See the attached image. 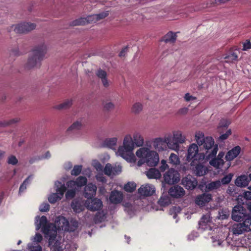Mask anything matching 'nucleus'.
Wrapping results in <instances>:
<instances>
[{
	"instance_id": "nucleus-25",
	"label": "nucleus",
	"mask_w": 251,
	"mask_h": 251,
	"mask_svg": "<svg viewBox=\"0 0 251 251\" xmlns=\"http://www.w3.org/2000/svg\"><path fill=\"white\" fill-rule=\"evenodd\" d=\"M177 35L176 33H174L172 31H169L165 35H164L161 39V41H163L165 43H175L176 40Z\"/></svg>"
},
{
	"instance_id": "nucleus-14",
	"label": "nucleus",
	"mask_w": 251,
	"mask_h": 251,
	"mask_svg": "<svg viewBox=\"0 0 251 251\" xmlns=\"http://www.w3.org/2000/svg\"><path fill=\"white\" fill-rule=\"evenodd\" d=\"M197 179L191 175H188L182 179V184L187 189H194L197 185Z\"/></svg>"
},
{
	"instance_id": "nucleus-7",
	"label": "nucleus",
	"mask_w": 251,
	"mask_h": 251,
	"mask_svg": "<svg viewBox=\"0 0 251 251\" xmlns=\"http://www.w3.org/2000/svg\"><path fill=\"white\" fill-rule=\"evenodd\" d=\"M206 150V157L208 159L215 157L218 150V145L214 144V140L211 137H206L202 145Z\"/></svg>"
},
{
	"instance_id": "nucleus-42",
	"label": "nucleus",
	"mask_w": 251,
	"mask_h": 251,
	"mask_svg": "<svg viewBox=\"0 0 251 251\" xmlns=\"http://www.w3.org/2000/svg\"><path fill=\"white\" fill-rule=\"evenodd\" d=\"M229 125V123L226 120H221L219 123L218 131L221 134L222 130H226Z\"/></svg>"
},
{
	"instance_id": "nucleus-1",
	"label": "nucleus",
	"mask_w": 251,
	"mask_h": 251,
	"mask_svg": "<svg viewBox=\"0 0 251 251\" xmlns=\"http://www.w3.org/2000/svg\"><path fill=\"white\" fill-rule=\"evenodd\" d=\"M47 52V47L44 44L35 46L32 50L26 64V68L30 69L39 67Z\"/></svg>"
},
{
	"instance_id": "nucleus-64",
	"label": "nucleus",
	"mask_w": 251,
	"mask_h": 251,
	"mask_svg": "<svg viewBox=\"0 0 251 251\" xmlns=\"http://www.w3.org/2000/svg\"><path fill=\"white\" fill-rule=\"evenodd\" d=\"M114 105L113 104V103H112L111 102L106 103L104 106V108L106 110H109L112 109L114 108Z\"/></svg>"
},
{
	"instance_id": "nucleus-20",
	"label": "nucleus",
	"mask_w": 251,
	"mask_h": 251,
	"mask_svg": "<svg viewBox=\"0 0 251 251\" xmlns=\"http://www.w3.org/2000/svg\"><path fill=\"white\" fill-rule=\"evenodd\" d=\"M241 152V147L237 146L231 150L229 151L226 154L225 158L227 161H231L235 158Z\"/></svg>"
},
{
	"instance_id": "nucleus-31",
	"label": "nucleus",
	"mask_w": 251,
	"mask_h": 251,
	"mask_svg": "<svg viewBox=\"0 0 251 251\" xmlns=\"http://www.w3.org/2000/svg\"><path fill=\"white\" fill-rule=\"evenodd\" d=\"M117 139L115 137L106 139L103 142V146L109 148H113L117 143Z\"/></svg>"
},
{
	"instance_id": "nucleus-41",
	"label": "nucleus",
	"mask_w": 251,
	"mask_h": 251,
	"mask_svg": "<svg viewBox=\"0 0 251 251\" xmlns=\"http://www.w3.org/2000/svg\"><path fill=\"white\" fill-rule=\"evenodd\" d=\"M233 176V174L232 173H229L227 175L224 176L220 180V182H221V185H226L229 184L231 181Z\"/></svg>"
},
{
	"instance_id": "nucleus-2",
	"label": "nucleus",
	"mask_w": 251,
	"mask_h": 251,
	"mask_svg": "<svg viewBox=\"0 0 251 251\" xmlns=\"http://www.w3.org/2000/svg\"><path fill=\"white\" fill-rule=\"evenodd\" d=\"M137 157L141 159L138 162V166H141L146 163L149 166L154 167L159 161L158 153L155 151H151L148 148H141L136 152Z\"/></svg>"
},
{
	"instance_id": "nucleus-28",
	"label": "nucleus",
	"mask_w": 251,
	"mask_h": 251,
	"mask_svg": "<svg viewBox=\"0 0 251 251\" xmlns=\"http://www.w3.org/2000/svg\"><path fill=\"white\" fill-rule=\"evenodd\" d=\"M221 186V182L220 180L211 181L206 185V188L209 191H211L217 190Z\"/></svg>"
},
{
	"instance_id": "nucleus-53",
	"label": "nucleus",
	"mask_w": 251,
	"mask_h": 251,
	"mask_svg": "<svg viewBox=\"0 0 251 251\" xmlns=\"http://www.w3.org/2000/svg\"><path fill=\"white\" fill-rule=\"evenodd\" d=\"M112 169L113 167L110 163L106 164L103 170L104 174L108 176H111L112 174Z\"/></svg>"
},
{
	"instance_id": "nucleus-11",
	"label": "nucleus",
	"mask_w": 251,
	"mask_h": 251,
	"mask_svg": "<svg viewBox=\"0 0 251 251\" xmlns=\"http://www.w3.org/2000/svg\"><path fill=\"white\" fill-rule=\"evenodd\" d=\"M170 136V144H176L177 145V148L173 150L177 151L179 150V144H182L185 142L186 138L184 136L182 135V133L180 131H177L173 133V137L171 134H168Z\"/></svg>"
},
{
	"instance_id": "nucleus-45",
	"label": "nucleus",
	"mask_w": 251,
	"mask_h": 251,
	"mask_svg": "<svg viewBox=\"0 0 251 251\" xmlns=\"http://www.w3.org/2000/svg\"><path fill=\"white\" fill-rule=\"evenodd\" d=\"M31 176H28L21 185L19 188V193L24 192L26 189V185L29 183Z\"/></svg>"
},
{
	"instance_id": "nucleus-37",
	"label": "nucleus",
	"mask_w": 251,
	"mask_h": 251,
	"mask_svg": "<svg viewBox=\"0 0 251 251\" xmlns=\"http://www.w3.org/2000/svg\"><path fill=\"white\" fill-rule=\"evenodd\" d=\"M136 188V184L134 182H128L124 186V189L127 192H133Z\"/></svg>"
},
{
	"instance_id": "nucleus-58",
	"label": "nucleus",
	"mask_w": 251,
	"mask_h": 251,
	"mask_svg": "<svg viewBox=\"0 0 251 251\" xmlns=\"http://www.w3.org/2000/svg\"><path fill=\"white\" fill-rule=\"evenodd\" d=\"M50 206L49 204L47 202L42 203L40 206V210L42 212L49 211L50 210Z\"/></svg>"
},
{
	"instance_id": "nucleus-60",
	"label": "nucleus",
	"mask_w": 251,
	"mask_h": 251,
	"mask_svg": "<svg viewBox=\"0 0 251 251\" xmlns=\"http://www.w3.org/2000/svg\"><path fill=\"white\" fill-rule=\"evenodd\" d=\"M122 172V167L120 166L113 167L112 174L114 175H118Z\"/></svg>"
},
{
	"instance_id": "nucleus-21",
	"label": "nucleus",
	"mask_w": 251,
	"mask_h": 251,
	"mask_svg": "<svg viewBox=\"0 0 251 251\" xmlns=\"http://www.w3.org/2000/svg\"><path fill=\"white\" fill-rule=\"evenodd\" d=\"M123 197V194L120 192L116 190L111 192L109 200L111 203L118 204L122 201Z\"/></svg>"
},
{
	"instance_id": "nucleus-26",
	"label": "nucleus",
	"mask_w": 251,
	"mask_h": 251,
	"mask_svg": "<svg viewBox=\"0 0 251 251\" xmlns=\"http://www.w3.org/2000/svg\"><path fill=\"white\" fill-rule=\"evenodd\" d=\"M232 231L234 234H241L244 231H246V229L243 222L242 223H238L234 224L232 227Z\"/></svg>"
},
{
	"instance_id": "nucleus-61",
	"label": "nucleus",
	"mask_w": 251,
	"mask_h": 251,
	"mask_svg": "<svg viewBox=\"0 0 251 251\" xmlns=\"http://www.w3.org/2000/svg\"><path fill=\"white\" fill-rule=\"evenodd\" d=\"M96 179L99 182L104 183L106 181V179L102 174H98L96 175Z\"/></svg>"
},
{
	"instance_id": "nucleus-50",
	"label": "nucleus",
	"mask_w": 251,
	"mask_h": 251,
	"mask_svg": "<svg viewBox=\"0 0 251 251\" xmlns=\"http://www.w3.org/2000/svg\"><path fill=\"white\" fill-rule=\"evenodd\" d=\"M19 121V119L18 118L12 119L9 120L8 121H4L0 122V126L4 127L5 126L12 125L14 123H16Z\"/></svg>"
},
{
	"instance_id": "nucleus-18",
	"label": "nucleus",
	"mask_w": 251,
	"mask_h": 251,
	"mask_svg": "<svg viewBox=\"0 0 251 251\" xmlns=\"http://www.w3.org/2000/svg\"><path fill=\"white\" fill-rule=\"evenodd\" d=\"M211 200V195L207 193H203L198 195L195 200V202L197 204L201 206L204 205Z\"/></svg>"
},
{
	"instance_id": "nucleus-16",
	"label": "nucleus",
	"mask_w": 251,
	"mask_h": 251,
	"mask_svg": "<svg viewBox=\"0 0 251 251\" xmlns=\"http://www.w3.org/2000/svg\"><path fill=\"white\" fill-rule=\"evenodd\" d=\"M97 186L95 184L89 183L84 188V196L87 199H91L95 196L97 191Z\"/></svg>"
},
{
	"instance_id": "nucleus-36",
	"label": "nucleus",
	"mask_w": 251,
	"mask_h": 251,
	"mask_svg": "<svg viewBox=\"0 0 251 251\" xmlns=\"http://www.w3.org/2000/svg\"><path fill=\"white\" fill-rule=\"evenodd\" d=\"M87 24V21L85 18L81 17L72 21L71 24V26H79L84 25Z\"/></svg>"
},
{
	"instance_id": "nucleus-6",
	"label": "nucleus",
	"mask_w": 251,
	"mask_h": 251,
	"mask_svg": "<svg viewBox=\"0 0 251 251\" xmlns=\"http://www.w3.org/2000/svg\"><path fill=\"white\" fill-rule=\"evenodd\" d=\"M204 156L203 153H199V148L197 144L193 143L189 146L186 156L188 162H191L193 164L195 161L203 160Z\"/></svg>"
},
{
	"instance_id": "nucleus-62",
	"label": "nucleus",
	"mask_w": 251,
	"mask_h": 251,
	"mask_svg": "<svg viewBox=\"0 0 251 251\" xmlns=\"http://www.w3.org/2000/svg\"><path fill=\"white\" fill-rule=\"evenodd\" d=\"M249 49H251V42L250 40H247L243 44V50H247Z\"/></svg>"
},
{
	"instance_id": "nucleus-57",
	"label": "nucleus",
	"mask_w": 251,
	"mask_h": 251,
	"mask_svg": "<svg viewBox=\"0 0 251 251\" xmlns=\"http://www.w3.org/2000/svg\"><path fill=\"white\" fill-rule=\"evenodd\" d=\"M109 15L108 11H104L98 14H96L97 16V21L104 19Z\"/></svg>"
},
{
	"instance_id": "nucleus-23",
	"label": "nucleus",
	"mask_w": 251,
	"mask_h": 251,
	"mask_svg": "<svg viewBox=\"0 0 251 251\" xmlns=\"http://www.w3.org/2000/svg\"><path fill=\"white\" fill-rule=\"evenodd\" d=\"M72 208L73 209L75 213H80L84 209V206L82 204L81 202L76 199L74 200L71 204Z\"/></svg>"
},
{
	"instance_id": "nucleus-43",
	"label": "nucleus",
	"mask_w": 251,
	"mask_h": 251,
	"mask_svg": "<svg viewBox=\"0 0 251 251\" xmlns=\"http://www.w3.org/2000/svg\"><path fill=\"white\" fill-rule=\"evenodd\" d=\"M169 162L174 165L178 164L180 162L179 158L176 154L172 153L169 157Z\"/></svg>"
},
{
	"instance_id": "nucleus-12",
	"label": "nucleus",
	"mask_w": 251,
	"mask_h": 251,
	"mask_svg": "<svg viewBox=\"0 0 251 251\" xmlns=\"http://www.w3.org/2000/svg\"><path fill=\"white\" fill-rule=\"evenodd\" d=\"M85 205L87 209L95 211L100 209L102 206V202L100 199L97 198L87 199L85 201Z\"/></svg>"
},
{
	"instance_id": "nucleus-13",
	"label": "nucleus",
	"mask_w": 251,
	"mask_h": 251,
	"mask_svg": "<svg viewBox=\"0 0 251 251\" xmlns=\"http://www.w3.org/2000/svg\"><path fill=\"white\" fill-rule=\"evenodd\" d=\"M63 225L61 226L65 231L73 232L76 230L78 226V223L76 220H72L70 222L65 218H62Z\"/></svg>"
},
{
	"instance_id": "nucleus-22",
	"label": "nucleus",
	"mask_w": 251,
	"mask_h": 251,
	"mask_svg": "<svg viewBox=\"0 0 251 251\" xmlns=\"http://www.w3.org/2000/svg\"><path fill=\"white\" fill-rule=\"evenodd\" d=\"M250 182V178L245 175L239 176L236 178L235 183L237 186L244 187L247 186Z\"/></svg>"
},
{
	"instance_id": "nucleus-40",
	"label": "nucleus",
	"mask_w": 251,
	"mask_h": 251,
	"mask_svg": "<svg viewBox=\"0 0 251 251\" xmlns=\"http://www.w3.org/2000/svg\"><path fill=\"white\" fill-rule=\"evenodd\" d=\"M243 222L246 231H251V216L248 214L246 218L243 221Z\"/></svg>"
},
{
	"instance_id": "nucleus-54",
	"label": "nucleus",
	"mask_w": 251,
	"mask_h": 251,
	"mask_svg": "<svg viewBox=\"0 0 251 251\" xmlns=\"http://www.w3.org/2000/svg\"><path fill=\"white\" fill-rule=\"evenodd\" d=\"M18 161L15 156L11 155L8 157L7 162L9 164L16 165Z\"/></svg>"
},
{
	"instance_id": "nucleus-49",
	"label": "nucleus",
	"mask_w": 251,
	"mask_h": 251,
	"mask_svg": "<svg viewBox=\"0 0 251 251\" xmlns=\"http://www.w3.org/2000/svg\"><path fill=\"white\" fill-rule=\"evenodd\" d=\"M82 126L80 122L76 121L74 123L68 128V131H73L79 129Z\"/></svg>"
},
{
	"instance_id": "nucleus-44",
	"label": "nucleus",
	"mask_w": 251,
	"mask_h": 251,
	"mask_svg": "<svg viewBox=\"0 0 251 251\" xmlns=\"http://www.w3.org/2000/svg\"><path fill=\"white\" fill-rule=\"evenodd\" d=\"M61 199L62 198H61L58 194L53 193L49 196L48 200L50 203H54Z\"/></svg>"
},
{
	"instance_id": "nucleus-55",
	"label": "nucleus",
	"mask_w": 251,
	"mask_h": 251,
	"mask_svg": "<svg viewBox=\"0 0 251 251\" xmlns=\"http://www.w3.org/2000/svg\"><path fill=\"white\" fill-rule=\"evenodd\" d=\"M231 129L227 130L226 132L224 134H222L219 138V140L220 141H223L224 140L226 139L228 136L231 135Z\"/></svg>"
},
{
	"instance_id": "nucleus-46",
	"label": "nucleus",
	"mask_w": 251,
	"mask_h": 251,
	"mask_svg": "<svg viewBox=\"0 0 251 251\" xmlns=\"http://www.w3.org/2000/svg\"><path fill=\"white\" fill-rule=\"evenodd\" d=\"M143 109V105L139 102L135 103L132 107V112L137 114L142 111Z\"/></svg>"
},
{
	"instance_id": "nucleus-3",
	"label": "nucleus",
	"mask_w": 251,
	"mask_h": 251,
	"mask_svg": "<svg viewBox=\"0 0 251 251\" xmlns=\"http://www.w3.org/2000/svg\"><path fill=\"white\" fill-rule=\"evenodd\" d=\"M135 143L130 136H126L124 140L123 146L120 147L118 153L123 158L129 162L134 160L135 155L132 153Z\"/></svg>"
},
{
	"instance_id": "nucleus-9",
	"label": "nucleus",
	"mask_w": 251,
	"mask_h": 251,
	"mask_svg": "<svg viewBox=\"0 0 251 251\" xmlns=\"http://www.w3.org/2000/svg\"><path fill=\"white\" fill-rule=\"evenodd\" d=\"M246 209L243 205L238 204L232 209L231 217L233 220L237 222H242L247 216Z\"/></svg>"
},
{
	"instance_id": "nucleus-24",
	"label": "nucleus",
	"mask_w": 251,
	"mask_h": 251,
	"mask_svg": "<svg viewBox=\"0 0 251 251\" xmlns=\"http://www.w3.org/2000/svg\"><path fill=\"white\" fill-rule=\"evenodd\" d=\"M146 175L150 179H158L161 176L160 171L155 168L150 169L147 171Z\"/></svg>"
},
{
	"instance_id": "nucleus-4",
	"label": "nucleus",
	"mask_w": 251,
	"mask_h": 251,
	"mask_svg": "<svg viewBox=\"0 0 251 251\" xmlns=\"http://www.w3.org/2000/svg\"><path fill=\"white\" fill-rule=\"evenodd\" d=\"M38 217L39 218V217ZM35 224L37 229L42 228V231L45 234V237H49V244H51L56 238L57 232L55 229L51 228L50 226L48 223L47 217L45 216H42L40 218L39 222L38 223L37 220Z\"/></svg>"
},
{
	"instance_id": "nucleus-39",
	"label": "nucleus",
	"mask_w": 251,
	"mask_h": 251,
	"mask_svg": "<svg viewBox=\"0 0 251 251\" xmlns=\"http://www.w3.org/2000/svg\"><path fill=\"white\" fill-rule=\"evenodd\" d=\"M76 186L78 187H82L85 185L87 182V179L85 176H78L75 180Z\"/></svg>"
},
{
	"instance_id": "nucleus-33",
	"label": "nucleus",
	"mask_w": 251,
	"mask_h": 251,
	"mask_svg": "<svg viewBox=\"0 0 251 251\" xmlns=\"http://www.w3.org/2000/svg\"><path fill=\"white\" fill-rule=\"evenodd\" d=\"M158 203L161 206H166L171 203L170 199L167 195H163L158 200Z\"/></svg>"
},
{
	"instance_id": "nucleus-63",
	"label": "nucleus",
	"mask_w": 251,
	"mask_h": 251,
	"mask_svg": "<svg viewBox=\"0 0 251 251\" xmlns=\"http://www.w3.org/2000/svg\"><path fill=\"white\" fill-rule=\"evenodd\" d=\"M235 186L234 184H230L228 185L226 190V193L229 194H232L234 192Z\"/></svg>"
},
{
	"instance_id": "nucleus-51",
	"label": "nucleus",
	"mask_w": 251,
	"mask_h": 251,
	"mask_svg": "<svg viewBox=\"0 0 251 251\" xmlns=\"http://www.w3.org/2000/svg\"><path fill=\"white\" fill-rule=\"evenodd\" d=\"M67 188L65 184H62L60 187H58L55 193L56 194H58V195L60 196L61 198H62L64 193L66 191Z\"/></svg>"
},
{
	"instance_id": "nucleus-27",
	"label": "nucleus",
	"mask_w": 251,
	"mask_h": 251,
	"mask_svg": "<svg viewBox=\"0 0 251 251\" xmlns=\"http://www.w3.org/2000/svg\"><path fill=\"white\" fill-rule=\"evenodd\" d=\"M98 77L101 79L103 86L105 87L108 86V82L107 79V74L105 71L100 69L96 73Z\"/></svg>"
},
{
	"instance_id": "nucleus-59",
	"label": "nucleus",
	"mask_w": 251,
	"mask_h": 251,
	"mask_svg": "<svg viewBox=\"0 0 251 251\" xmlns=\"http://www.w3.org/2000/svg\"><path fill=\"white\" fill-rule=\"evenodd\" d=\"M168 168V165L166 163V161L163 159L161 161V166L159 167L160 172H164Z\"/></svg>"
},
{
	"instance_id": "nucleus-47",
	"label": "nucleus",
	"mask_w": 251,
	"mask_h": 251,
	"mask_svg": "<svg viewBox=\"0 0 251 251\" xmlns=\"http://www.w3.org/2000/svg\"><path fill=\"white\" fill-rule=\"evenodd\" d=\"M225 59H226V62H233L236 61L238 59V55L235 52H233L225 57Z\"/></svg>"
},
{
	"instance_id": "nucleus-30",
	"label": "nucleus",
	"mask_w": 251,
	"mask_h": 251,
	"mask_svg": "<svg viewBox=\"0 0 251 251\" xmlns=\"http://www.w3.org/2000/svg\"><path fill=\"white\" fill-rule=\"evenodd\" d=\"M133 141L137 147H141L144 144V138L139 133H135L133 135Z\"/></svg>"
},
{
	"instance_id": "nucleus-32",
	"label": "nucleus",
	"mask_w": 251,
	"mask_h": 251,
	"mask_svg": "<svg viewBox=\"0 0 251 251\" xmlns=\"http://www.w3.org/2000/svg\"><path fill=\"white\" fill-rule=\"evenodd\" d=\"M212 160L210 161V164L216 168L222 167L224 164V160H221L217 158H212Z\"/></svg>"
},
{
	"instance_id": "nucleus-34",
	"label": "nucleus",
	"mask_w": 251,
	"mask_h": 251,
	"mask_svg": "<svg viewBox=\"0 0 251 251\" xmlns=\"http://www.w3.org/2000/svg\"><path fill=\"white\" fill-rule=\"evenodd\" d=\"M72 105V100H67L63 102L56 105L55 108L60 110L65 109L69 108Z\"/></svg>"
},
{
	"instance_id": "nucleus-8",
	"label": "nucleus",
	"mask_w": 251,
	"mask_h": 251,
	"mask_svg": "<svg viewBox=\"0 0 251 251\" xmlns=\"http://www.w3.org/2000/svg\"><path fill=\"white\" fill-rule=\"evenodd\" d=\"M180 176L178 172L174 169H170L163 176V180L165 183L173 184L180 180Z\"/></svg>"
},
{
	"instance_id": "nucleus-48",
	"label": "nucleus",
	"mask_w": 251,
	"mask_h": 251,
	"mask_svg": "<svg viewBox=\"0 0 251 251\" xmlns=\"http://www.w3.org/2000/svg\"><path fill=\"white\" fill-rule=\"evenodd\" d=\"M82 165H75L71 171V175L77 176L79 175L82 171Z\"/></svg>"
},
{
	"instance_id": "nucleus-10",
	"label": "nucleus",
	"mask_w": 251,
	"mask_h": 251,
	"mask_svg": "<svg viewBox=\"0 0 251 251\" xmlns=\"http://www.w3.org/2000/svg\"><path fill=\"white\" fill-rule=\"evenodd\" d=\"M14 27V30L17 33H25L28 32L36 27V25L30 23H22L16 25H12Z\"/></svg>"
},
{
	"instance_id": "nucleus-15",
	"label": "nucleus",
	"mask_w": 251,
	"mask_h": 251,
	"mask_svg": "<svg viewBox=\"0 0 251 251\" xmlns=\"http://www.w3.org/2000/svg\"><path fill=\"white\" fill-rule=\"evenodd\" d=\"M155 192L153 185L149 184L142 185L138 189V193L142 196H151Z\"/></svg>"
},
{
	"instance_id": "nucleus-35",
	"label": "nucleus",
	"mask_w": 251,
	"mask_h": 251,
	"mask_svg": "<svg viewBox=\"0 0 251 251\" xmlns=\"http://www.w3.org/2000/svg\"><path fill=\"white\" fill-rule=\"evenodd\" d=\"M49 245L51 247L50 249L52 250V251H63V249L61 246V243L56 240V238L51 244L50 245L49 243Z\"/></svg>"
},
{
	"instance_id": "nucleus-17",
	"label": "nucleus",
	"mask_w": 251,
	"mask_h": 251,
	"mask_svg": "<svg viewBox=\"0 0 251 251\" xmlns=\"http://www.w3.org/2000/svg\"><path fill=\"white\" fill-rule=\"evenodd\" d=\"M168 193L172 197L179 198L184 195L185 191L181 186L176 185L171 187Z\"/></svg>"
},
{
	"instance_id": "nucleus-52",
	"label": "nucleus",
	"mask_w": 251,
	"mask_h": 251,
	"mask_svg": "<svg viewBox=\"0 0 251 251\" xmlns=\"http://www.w3.org/2000/svg\"><path fill=\"white\" fill-rule=\"evenodd\" d=\"M85 18L87 21V24L96 23L98 22L96 14L89 15Z\"/></svg>"
},
{
	"instance_id": "nucleus-19",
	"label": "nucleus",
	"mask_w": 251,
	"mask_h": 251,
	"mask_svg": "<svg viewBox=\"0 0 251 251\" xmlns=\"http://www.w3.org/2000/svg\"><path fill=\"white\" fill-rule=\"evenodd\" d=\"M200 160L195 161L194 163L191 162V166H195V168H193L194 173L197 176H202L206 174V170L201 163Z\"/></svg>"
},
{
	"instance_id": "nucleus-29",
	"label": "nucleus",
	"mask_w": 251,
	"mask_h": 251,
	"mask_svg": "<svg viewBox=\"0 0 251 251\" xmlns=\"http://www.w3.org/2000/svg\"><path fill=\"white\" fill-rule=\"evenodd\" d=\"M209 222V218L206 216H203L199 221V228L205 230L209 226L208 223Z\"/></svg>"
},
{
	"instance_id": "nucleus-5",
	"label": "nucleus",
	"mask_w": 251,
	"mask_h": 251,
	"mask_svg": "<svg viewBox=\"0 0 251 251\" xmlns=\"http://www.w3.org/2000/svg\"><path fill=\"white\" fill-rule=\"evenodd\" d=\"M170 136L166 135L164 138H157L153 141V146L157 151H164L168 147L170 149H175L177 148L176 144H170Z\"/></svg>"
},
{
	"instance_id": "nucleus-56",
	"label": "nucleus",
	"mask_w": 251,
	"mask_h": 251,
	"mask_svg": "<svg viewBox=\"0 0 251 251\" xmlns=\"http://www.w3.org/2000/svg\"><path fill=\"white\" fill-rule=\"evenodd\" d=\"M75 195V189L68 190L66 193V198L67 199H72Z\"/></svg>"
},
{
	"instance_id": "nucleus-38",
	"label": "nucleus",
	"mask_w": 251,
	"mask_h": 251,
	"mask_svg": "<svg viewBox=\"0 0 251 251\" xmlns=\"http://www.w3.org/2000/svg\"><path fill=\"white\" fill-rule=\"evenodd\" d=\"M195 137L198 144L200 146L202 145L205 138V137H204V134L200 131L196 132Z\"/></svg>"
}]
</instances>
